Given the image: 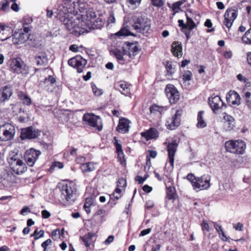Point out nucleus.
Returning a JSON list of instances; mask_svg holds the SVG:
<instances>
[{"label": "nucleus", "instance_id": "nucleus-1", "mask_svg": "<svg viewBox=\"0 0 251 251\" xmlns=\"http://www.w3.org/2000/svg\"><path fill=\"white\" fill-rule=\"evenodd\" d=\"M58 18L66 30L75 36L78 37L88 32L90 29L89 22L81 20L78 17L71 15L60 16Z\"/></svg>", "mask_w": 251, "mask_h": 251}, {"label": "nucleus", "instance_id": "nucleus-2", "mask_svg": "<svg viewBox=\"0 0 251 251\" xmlns=\"http://www.w3.org/2000/svg\"><path fill=\"white\" fill-rule=\"evenodd\" d=\"M132 27L137 32L146 34L151 32V22L150 19L144 16H134Z\"/></svg>", "mask_w": 251, "mask_h": 251}, {"label": "nucleus", "instance_id": "nucleus-3", "mask_svg": "<svg viewBox=\"0 0 251 251\" xmlns=\"http://www.w3.org/2000/svg\"><path fill=\"white\" fill-rule=\"evenodd\" d=\"M226 151L236 155L243 154L245 152L246 145L242 140H230L225 144Z\"/></svg>", "mask_w": 251, "mask_h": 251}, {"label": "nucleus", "instance_id": "nucleus-4", "mask_svg": "<svg viewBox=\"0 0 251 251\" xmlns=\"http://www.w3.org/2000/svg\"><path fill=\"white\" fill-rule=\"evenodd\" d=\"M60 199L63 202L72 203L74 200V195L76 192L75 185L73 183L63 184L60 188Z\"/></svg>", "mask_w": 251, "mask_h": 251}, {"label": "nucleus", "instance_id": "nucleus-5", "mask_svg": "<svg viewBox=\"0 0 251 251\" xmlns=\"http://www.w3.org/2000/svg\"><path fill=\"white\" fill-rule=\"evenodd\" d=\"M9 65L13 72L21 74L23 76H26L29 73L28 67L20 58L10 59Z\"/></svg>", "mask_w": 251, "mask_h": 251}, {"label": "nucleus", "instance_id": "nucleus-6", "mask_svg": "<svg viewBox=\"0 0 251 251\" xmlns=\"http://www.w3.org/2000/svg\"><path fill=\"white\" fill-rule=\"evenodd\" d=\"M78 2L72 0H65L62 6L59 7L58 17L63 16H71L77 13Z\"/></svg>", "mask_w": 251, "mask_h": 251}, {"label": "nucleus", "instance_id": "nucleus-7", "mask_svg": "<svg viewBox=\"0 0 251 251\" xmlns=\"http://www.w3.org/2000/svg\"><path fill=\"white\" fill-rule=\"evenodd\" d=\"M238 16V10L236 8H227L224 15V25L230 28Z\"/></svg>", "mask_w": 251, "mask_h": 251}, {"label": "nucleus", "instance_id": "nucleus-8", "mask_svg": "<svg viewBox=\"0 0 251 251\" xmlns=\"http://www.w3.org/2000/svg\"><path fill=\"white\" fill-rule=\"evenodd\" d=\"M87 60L81 56L77 55L70 58L68 62V64L74 68L76 69L77 72L80 73L87 64Z\"/></svg>", "mask_w": 251, "mask_h": 251}, {"label": "nucleus", "instance_id": "nucleus-9", "mask_svg": "<svg viewBox=\"0 0 251 251\" xmlns=\"http://www.w3.org/2000/svg\"><path fill=\"white\" fill-rule=\"evenodd\" d=\"M41 154L40 151L31 148L26 151L25 154V159L26 164L29 167H32Z\"/></svg>", "mask_w": 251, "mask_h": 251}, {"label": "nucleus", "instance_id": "nucleus-10", "mask_svg": "<svg viewBox=\"0 0 251 251\" xmlns=\"http://www.w3.org/2000/svg\"><path fill=\"white\" fill-rule=\"evenodd\" d=\"M165 93L171 104L176 103L179 99V92L173 84H168L165 88Z\"/></svg>", "mask_w": 251, "mask_h": 251}, {"label": "nucleus", "instance_id": "nucleus-11", "mask_svg": "<svg viewBox=\"0 0 251 251\" xmlns=\"http://www.w3.org/2000/svg\"><path fill=\"white\" fill-rule=\"evenodd\" d=\"M182 113V111L181 110H176L174 115L172 117L168 119L167 126L168 129L174 130L179 126Z\"/></svg>", "mask_w": 251, "mask_h": 251}, {"label": "nucleus", "instance_id": "nucleus-12", "mask_svg": "<svg viewBox=\"0 0 251 251\" xmlns=\"http://www.w3.org/2000/svg\"><path fill=\"white\" fill-rule=\"evenodd\" d=\"M210 176L209 175H204L201 177H197L196 181L194 183V189L204 190L210 187Z\"/></svg>", "mask_w": 251, "mask_h": 251}, {"label": "nucleus", "instance_id": "nucleus-13", "mask_svg": "<svg viewBox=\"0 0 251 251\" xmlns=\"http://www.w3.org/2000/svg\"><path fill=\"white\" fill-rule=\"evenodd\" d=\"M0 131L3 132L2 141H7L14 138L15 128L13 125L7 123L1 126Z\"/></svg>", "mask_w": 251, "mask_h": 251}, {"label": "nucleus", "instance_id": "nucleus-14", "mask_svg": "<svg viewBox=\"0 0 251 251\" xmlns=\"http://www.w3.org/2000/svg\"><path fill=\"white\" fill-rule=\"evenodd\" d=\"M178 144L176 140L173 141L172 142L168 144L167 146V151L168 153V160L170 163V166L168 167L170 170H172L174 168V156L177 151Z\"/></svg>", "mask_w": 251, "mask_h": 251}, {"label": "nucleus", "instance_id": "nucleus-15", "mask_svg": "<svg viewBox=\"0 0 251 251\" xmlns=\"http://www.w3.org/2000/svg\"><path fill=\"white\" fill-rule=\"evenodd\" d=\"M40 135V132L38 130L34 129L32 127L22 129L21 138L22 140L31 139L37 138Z\"/></svg>", "mask_w": 251, "mask_h": 251}, {"label": "nucleus", "instance_id": "nucleus-16", "mask_svg": "<svg viewBox=\"0 0 251 251\" xmlns=\"http://www.w3.org/2000/svg\"><path fill=\"white\" fill-rule=\"evenodd\" d=\"M209 103L212 110L215 114L224 105V103L219 96H211L209 98Z\"/></svg>", "mask_w": 251, "mask_h": 251}, {"label": "nucleus", "instance_id": "nucleus-17", "mask_svg": "<svg viewBox=\"0 0 251 251\" xmlns=\"http://www.w3.org/2000/svg\"><path fill=\"white\" fill-rule=\"evenodd\" d=\"M12 42L15 45H19L25 43L28 38V35L24 33L22 29L15 31L12 35Z\"/></svg>", "mask_w": 251, "mask_h": 251}, {"label": "nucleus", "instance_id": "nucleus-18", "mask_svg": "<svg viewBox=\"0 0 251 251\" xmlns=\"http://www.w3.org/2000/svg\"><path fill=\"white\" fill-rule=\"evenodd\" d=\"M99 120V117L93 114L87 113L84 114L83 117V120L86 122L90 126L97 127L99 130H100L101 127H99L98 125V120Z\"/></svg>", "mask_w": 251, "mask_h": 251}, {"label": "nucleus", "instance_id": "nucleus-19", "mask_svg": "<svg viewBox=\"0 0 251 251\" xmlns=\"http://www.w3.org/2000/svg\"><path fill=\"white\" fill-rule=\"evenodd\" d=\"M125 51L126 52L128 60L133 58L139 52L138 47L134 43H128L123 46Z\"/></svg>", "mask_w": 251, "mask_h": 251}, {"label": "nucleus", "instance_id": "nucleus-20", "mask_svg": "<svg viewBox=\"0 0 251 251\" xmlns=\"http://www.w3.org/2000/svg\"><path fill=\"white\" fill-rule=\"evenodd\" d=\"M223 119L224 120V127L226 131H231L234 128L235 122L233 117L225 113Z\"/></svg>", "mask_w": 251, "mask_h": 251}, {"label": "nucleus", "instance_id": "nucleus-21", "mask_svg": "<svg viewBox=\"0 0 251 251\" xmlns=\"http://www.w3.org/2000/svg\"><path fill=\"white\" fill-rule=\"evenodd\" d=\"M0 40L3 41L9 40L12 36V29L4 25L0 24Z\"/></svg>", "mask_w": 251, "mask_h": 251}, {"label": "nucleus", "instance_id": "nucleus-22", "mask_svg": "<svg viewBox=\"0 0 251 251\" xmlns=\"http://www.w3.org/2000/svg\"><path fill=\"white\" fill-rule=\"evenodd\" d=\"M97 16V14L93 9H89L86 10L85 14H82L81 15V19L86 22H89L90 29L92 26V21H93Z\"/></svg>", "mask_w": 251, "mask_h": 251}, {"label": "nucleus", "instance_id": "nucleus-23", "mask_svg": "<svg viewBox=\"0 0 251 251\" xmlns=\"http://www.w3.org/2000/svg\"><path fill=\"white\" fill-rule=\"evenodd\" d=\"M227 102L232 105H239L240 103V97L239 95L234 91L230 90L226 96Z\"/></svg>", "mask_w": 251, "mask_h": 251}, {"label": "nucleus", "instance_id": "nucleus-24", "mask_svg": "<svg viewBox=\"0 0 251 251\" xmlns=\"http://www.w3.org/2000/svg\"><path fill=\"white\" fill-rule=\"evenodd\" d=\"M113 54L120 64H123L129 61L126 52L125 51L123 47L122 50L118 49L115 50L113 51Z\"/></svg>", "mask_w": 251, "mask_h": 251}, {"label": "nucleus", "instance_id": "nucleus-25", "mask_svg": "<svg viewBox=\"0 0 251 251\" xmlns=\"http://www.w3.org/2000/svg\"><path fill=\"white\" fill-rule=\"evenodd\" d=\"M129 121L126 118L120 119L117 130L121 133H126L129 131Z\"/></svg>", "mask_w": 251, "mask_h": 251}, {"label": "nucleus", "instance_id": "nucleus-26", "mask_svg": "<svg viewBox=\"0 0 251 251\" xmlns=\"http://www.w3.org/2000/svg\"><path fill=\"white\" fill-rule=\"evenodd\" d=\"M35 60L38 66H42L47 65L49 62L48 55L45 52L37 53L35 56Z\"/></svg>", "mask_w": 251, "mask_h": 251}, {"label": "nucleus", "instance_id": "nucleus-27", "mask_svg": "<svg viewBox=\"0 0 251 251\" xmlns=\"http://www.w3.org/2000/svg\"><path fill=\"white\" fill-rule=\"evenodd\" d=\"M116 87V89L125 96L130 95V89L126 82L120 81L117 84Z\"/></svg>", "mask_w": 251, "mask_h": 251}, {"label": "nucleus", "instance_id": "nucleus-28", "mask_svg": "<svg viewBox=\"0 0 251 251\" xmlns=\"http://www.w3.org/2000/svg\"><path fill=\"white\" fill-rule=\"evenodd\" d=\"M12 95V91L11 89L7 86H5L3 88V90L0 92V103L8 100Z\"/></svg>", "mask_w": 251, "mask_h": 251}, {"label": "nucleus", "instance_id": "nucleus-29", "mask_svg": "<svg viewBox=\"0 0 251 251\" xmlns=\"http://www.w3.org/2000/svg\"><path fill=\"white\" fill-rule=\"evenodd\" d=\"M181 44L178 42H174L172 45V52L176 57L181 56L182 55Z\"/></svg>", "mask_w": 251, "mask_h": 251}, {"label": "nucleus", "instance_id": "nucleus-30", "mask_svg": "<svg viewBox=\"0 0 251 251\" xmlns=\"http://www.w3.org/2000/svg\"><path fill=\"white\" fill-rule=\"evenodd\" d=\"M80 168L82 172L83 173L93 171L96 169V164L91 162L82 164Z\"/></svg>", "mask_w": 251, "mask_h": 251}, {"label": "nucleus", "instance_id": "nucleus-31", "mask_svg": "<svg viewBox=\"0 0 251 251\" xmlns=\"http://www.w3.org/2000/svg\"><path fill=\"white\" fill-rule=\"evenodd\" d=\"M141 135L142 137L145 138L147 140H149L157 137L158 132L155 128H151L148 131L142 132Z\"/></svg>", "mask_w": 251, "mask_h": 251}, {"label": "nucleus", "instance_id": "nucleus-32", "mask_svg": "<svg viewBox=\"0 0 251 251\" xmlns=\"http://www.w3.org/2000/svg\"><path fill=\"white\" fill-rule=\"evenodd\" d=\"M191 15V11H188L186 13V17L187 19L186 25H187V29H188L190 31L192 30L195 27H196V24L194 23L192 18L190 17Z\"/></svg>", "mask_w": 251, "mask_h": 251}, {"label": "nucleus", "instance_id": "nucleus-33", "mask_svg": "<svg viewBox=\"0 0 251 251\" xmlns=\"http://www.w3.org/2000/svg\"><path fill=\"white\" fill-rule=\"evenodd\" d=\"M9 165L11 169L13 170L15 169L16 167L22 163H23V160L18 157L17 155H14L11 157L9 161Z\"/></svg>", "mask_w": 251, "mask_h": 251}, {"label": "nucleus", "instance_id": "nucleus-34", "mask_svg": "<svg viewBox=\"0 0 251 251\" xmlns=\"http://www.w3.org/2000/svg\"><path fill=\"white\" fill-rule=\"evenodd\" d=\"M95 235V234L94 233L89 232L88 234H85L84 236L81 237L86 247H89L93 242V237H94Z\"/></svg>", "mask_w": 251, "mask_h": 251}, {"label": "nucleus", "instance_id": "nucleus-35", "mask_svg": "<svg viewBox=\"0 0 251 251\" xmlns=\"http://www.w3.org/2000/svg\"><path fill=\"white\" fill-rule=\"evenodd\" d=\"M92 23L95 28H100L103 26L105 21L103 19L102 16L99 15L98 17L97 16L96 18L92 21Z\"/></svg>", "mask_w": 251, "mask_h": 251}, {"label": "nucleus", "instance_id": "nucleus-36", "mask_svg": "<svg viewBox=\"0 0 251 251\" xmlns=\"http://www.w3.org/2000/svg\"><path fill=\"white\" fill-rule=\"evenodd\" d=\"M203 111H200L198 113L197 118L198 123L197 126L199 128H203L206 126V124L203 118Z\"/></svg>", "mask_w": 251, "mask_h": 251}, {"label": "nucleus", "instance_id": "nucleus-37", "mask_svg": "<svg viewBox=\"0 0 251 251\" xmlns=\"http://www.w3.org/2000/svg\"><path fill=\"white\" fill-rule=\"evenodd\" d=\"M93 201L91 198H87L85 200V203L84 204L83 208L85 210L87 214H89L91 212V208L93 207Z\"/></svg>", "mask_w": 251, "mask_h": 251}, {"label": "nucleus", "instance_id": "nucleus-38", "mask_svg": "<svg viewBox=\"0 0 251 251\" xmlns=\"http://www.w3.org/2000/svg\"><path fill=\"white\" fill-rule=\"evenodd\" d=\"M242 40L245 44H251V28L245 32L242 37Z\"/></svg>", "mask_w": 251, "mask_h": 251}, {"label": "nucleus", "instance_id": "nucleus-39", "mask_svg": "<svg viewBox=\"0 0 251 251\" xmlns=\"http://www.w3.org/2000/svg\"><path fill=\"white\" fill-rule=\"evenodd\" d=\"M26 168L25 164L23 163L17 165L13 171L17 175H21L26 171Z\"/></svg>", "mask_w": 251, "mask_h": 251}, {"label": "nucleus", "instance_id": "nucleus-40", "mask_svg": "<svg viewBox=\"0 0 251 251\" xmlns=\"http://www.w3.org/2000/svg\"><path fill=\"white\" fill-rule=\"evenodd\" d=\"M115 35L119 36H126L129 35L134 36L127 27L122 28Z\"/></svg>", "mask_w": 251, "mask_h": 251}, {"label": "nucleus", "instance_id": "nucleus-41", "mask_svg": "<svg viewBox=\"0 0 251 251\" xmlns=\"http://www.w3.org/2000/svg\"><path fill=\"white\" fill-rule=\"evenodd\" d=\"M114 144L116 148V151L118 156L121 157L124 154L122 150V145L119 143L118 140L116 137H114Z\"/></svg>", "mask_w": 251, "mask_h": 251}, {"label": "nucleus", "instance_id": "nucleus-42", "mask_svg": "<svg viewBox=\"0 0 251 251\" xmlns=\"http://www.w3.org/2000/svg\"><path fill=\"white\" fill-rule=\"evenodd\" d=\"M9 10V2L7 0H2L0 2V11L7 12Z\"/></svg>", "mask_w": 251, "mask_h": 251}, {"label": "nucleus", "instance_id": "nucleus-43", "mask_svg": "<svg viewBox=\"0 0 251 251\" xmlns=\"http://www.w3.org/2000/svg\"><path fill=\"white\" fill-rule=\"evenodd\" d=\"M167 197L169 200H173L175 198V188L173 187H169L167 188Z\"/></svg>", "mask_w": 251, "mask_h": 251}, {"label": "nucleus", "instance_id": "nucleus-44", "mask_svg": "<svg viewBox=\"0 0 251 251\" xmlns=\"http://www.w3.org/2000/svg\"><path fill=\"white\" fill-rule=\"evenodd\" d=\"M56 82L55 78L52 76L49 75L48 77L45 78L43 83L45 86H48L49 84L53 85Z\"/></svg>", "mask_w": 251, "mask_h": 251}, {"label": "nucleus", "instance_id": "nucleus-45", "mask_svg": "<svg viewBox=\"0 0 251 251\" xmlns=\"http://www.w3.org/2000/svg\"><path fill=\"white\" fill-rule=\"evenodd\" d=\"M164 109V107L159 106L156 104L153 105L150 108V111L151 113H155L156 112L161 113L163 111Z\"/></svg>", "mask_w": 251, "mask_h": 251}, {"label": "nucleus", "instance_id": "nucleus-46", "mask_svg": "<svg viewBox=\"0 0 251 251\" xmlns=\"http://www.w3.org/2000/svg\"><path fill=\"white\" fill-rule=\"evenodd\" d=\"M246 89H243V93L244 94V97L245 99L247 104L249 106L251 105V93L247 91Z\"/></svg>", "mask_w": 251, "mask_h": 251}, {"label": "nucleus", "instance_id": "nucleus-47", "mask_svg": "<svg viewBox=\"0 0 251 251\" xmlns=\"http://www.w3.org/2000/svg\"><path fill=\"white\" fill-rule=\"evenodd\" d=\"M166 69L167 70L168 75H171L174 73V69L173 67L171 62H167L166 64Z\"/></svg>", "mask_w": 251, "mask_h": 251}, {"label": "nucleus", "instance_id": "nucleus-48", "mask_svg": "<svg viewBox=\"0 0 251 251\" xmlns=\"http://www.w3.org/2000/svg\"><path fill=\"white\" fill-rule=\"evenodd\" d=\"M78 2V6L77 7V9H79L80 12L82 14H85L86 13V10H87L86 6L87 4L83 3H80L79 1H76Z\"/></svg>", "mask_w": 251, "mask_h": 251}, {"label": "nucleus", "instance_id": "nucleus-49", "mask_svg": "<svg viewBox=\"0 0 251 251\" xmlns=\"http://www.w3.org/2000/svg\"><path fill=\"white\" fill-rule=\"evenodd\" d=\"M192 73L190 71H185L182 75L184 81H190L192 79Z\"/></svg>", "mask_w": 251, "mask_h": 251}, {"label": "nucleus", "instance_id": "nucleus-50", "mask_svg": "<svg viewBox=\"0 0 251 251\" xmlns=\"http://www.w3.org/2000/svg\"><path fill=\"white\" fill-rule=\"evenodd\" d=\"M117 186L122 189H125L126 186V179L123 177L120 178L117 182Z\"/></svg>", "mask_w": 251, "mask_h": 251}, {"label": "nucleus", "instance_id": "nucleus-51", "mask_svg": "<svg viewBox=\"0 0 251 251\" xmlns=\"http://www.w3.org/2000/svg\"><path fill=\"white\" fill-rule=\"evenodd\" d=\"M152 4L157 7H161L164 4V1L163 0H151Z\"/></svg>", "mask_w": 251, "mask_h": 251}, {"label": "nucleus", "instance_id": "nucleus-52", "mask_svg": "<svg viewBox=\"0 0 251 251\" xmlns=\"http://www.w3.org/2000/svg\"><path fill=\"white\" fill-rule=\"evenodd\" d=\"M44 231L43 230H41L40 231L38 232V229L35 230L33 235L35 236L34 239L35 240H37L39 239L40 237H42L44 236Z\"/></svg>", "mask_w": 251, "mask_h": 251}, {"label": "nucleus", "instance_id": "nucleus-53", "mask_svg": "<svg viewBox=\"0 0 251 251\" xmlns=\"http://www.w3.org/2000/svg\"><path fill=\"white\" fill-rule=\"evenodd\" d=\"M52 241L50 239H48L42 244V247L44 248V251H48V246L51 245Z\"/></svg>", "mask_w": 251, "mask_h": 251}, {"label": "nucleus", "instance_id": "nucleus-54", "mask_svg": "<svg viewBox=\"0 0 251 251\" xmlns=\"http://www.w3.org/2000/svg\"><path fill=\"white\" fill-rule=\"evenodd\" d=\"M105 214V211L101 209H98L95 214L94 215V217L96 218L98 216H100V218H102L103 217Z\"/></svg>", "mask_w": 251, "mask_h": 251}, {"label": "nucleus", "instance_id": "nucleus-55", "mask_svg": "<svg viewBox=\"0 0 251 251\" xmlns=\"http://www.w3.org/2000/svg\"><path fill=\"white\" fill-rule=\"evenodd\" d=\"M148 175H146L144 177H142L141 176H138L135 177V180L138 181L139 183L142 184L143 182L146 180L148 178Z\"/></svg>", "mask_w": 251, "mask_h": 251}, {"label": "nucleus", "instance_id": "nucleus-56", "mask_svg": "<svg viewBox=\"0 0 251 251\" xmlns=\"http://www.w3.org/2000/svg\"><path fill=\"white\" fill-rule=\"evenodd\" d=\"M108 23L109 24H113L115 22V19L114 17V14L113 11H110L109 13V16L107 20Z\"/></svg>", "mask_w": 251, "mask_h": 251}, {"label": "nucleus", "instance_id": "nucleus-57", "mask_svg": "<svg viewBox=\"0 0 251 251\" xmlns=\"http://www.w3.org/2000/svg\"><path fill=\"white\" fill-rule=\"evenodd\" d=\"M187 178L191 182L194 187V183L196 181L197 177H195L192 174H189L187 176Z\"/></svg>", "mask_w": 251, "mask_h": 251}, {"label": "nucleus", "instance_id": "nucleus-58", "mask_svg": "<svg viewBox=\"0 0 251 251\" xmlns=\"http://www.w3.org/2000/svg\"><path fill=\"white\" fill-rule=\"evenodd\" d=\"M32 22V19L30 17H25L23 20V25H29Z\"/></svg>", "mask_w": 251, "mask_h": 251}, {"label": "nucleus", "instance_id": "nucleus-59", "mask_svg": "<svg viewBox=\"0 0 251 251\" xmlns=\"http://www.w3.org/2000/svg\"><path fill=\"white\" fill-rule=\"evenodd\" d=\"M92 90L94 94L96 96H100L102 94V91L101 89H99L96 86H92Z\"/></svg>", "mask_w": 251, "mask_h": 251}, {"label": "nucleus", "instance_id": "nucleus-60", "mask_svg": "<svg viewBox=\"0 0 251 251\" xmlns=\"http://www.w3.org/2000/svg\"><path fill=\"white\" fill-rule=\"evenodd\" d=\"M185 1V0H181L178 1L173 4V8L174 9H179L180 6Z\"/></svg>", "mask_w": 251, "mask_h": 251}, {"label": "nucleus", "instance_id": "nucleus-61", "mask_svg": "<svg viewBox=\"0 0 251 251\" xmlns=\"http://www.w3.org/2000/svg\"><path fill=\"white\" fill-rule=\"evenodd\" d=\"M42 217L43 219H48L50 216V213L47 210H43L41 212Z\"/></svg>", "mask_w": 251, "mask_h": 251}, {"label": "nucleus", "instance_id": "nucleus-62", "mask_svg": "<svg viewBox=\"0 0 251 251\" xmlns=\"http://www.w3.org/2000/svg\"><path fill=\"white\" fill-rule=\"evenodd\" d=\"M22 101H23V104L26 105H29L31 103V99L28 96L25 97L23 100Z\"/></svg>", "mask_w": 251, "mask_h": 251}, {"label": "nucleus", "instance_id": "nucleus-63", "mask_svg": "<svg viewBox=\"0 0 251 251\" xmlns=\"http://www.w3.org/2000/svg\"><path fill=\"white\" fill-rule=\"evenodd\" d=\"M201 228L203 230H206L207 231H209V226L208 224L206 222L205 220H203L202 224H201Z\"/></svg>", "mask_w": 251, "mask_h": 251}, {"label": "nucleus", "instance_id": "nucleus-64", "mask_svg": "<svg viewBox=\"0 0 251 251\" xmlns=\"http://www.w3.org/2000/svg\"><path fill=\"white\" fill-rule=\"evenodd\" d=\"M233 228L236 230L242 231L243 228V225L241 223H238L237 224L233 225Z\"/></svg>", "mask_w": 251, "mask_h": 251}]
</instances>
